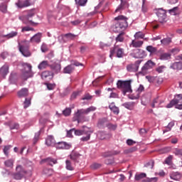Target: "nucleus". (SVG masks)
Wrapping results in <instances>:
<instances>
[{"instance_id":"f257e3e1","label":"nucleus","mask_w":182,"mask_h":182,"mask_svg":"<svg viewBox=\"0 0 182 182\" xmlns=\"http://www.w3.org/2000/svg\"><path fill=\"white\" fill-rule=\"evenodd\" d=\"M96 109V107L91 106L85 109H77V112L74 113L73 121L77 122V123H84V122H86V117H85V114H89L90 112H95Z\"/></svg>"},{"instance_id":"f03ea898","label":"nucleus","mask_w":182,"mask_h":182,"mask_svg":"<svg viewBox=\"0 0 182 182\" xmlns=\"http://www.w3.org/2000/svg\"><path fill=\"white\" fill-rule=\"evenodd\" d=\"M24 70H21L20 75V79L21 80H28L30 77H33V72L32 71V65L29 63H23Z\"/></svg>"},{"instance_id":"7ed1b4c3","label":"nucleus","mask_w":182,"mask_h":182,"mask_svg":"<svg viewBox=\"0 0 182 182\" xmlns=\"http://www.w3.org/2000/svg\"><path fill=\"white\" fill-rule=\"evenodd\" d=\"M118 89H122L123 95L125 96L126 93H132V80H118L117 82Z\"/></svg>"},{"instance_id":"20e7f679","label":"nucleus","mask_w":182,"mask_h":182,"mask_svg":"<svg viewBox=\"0 0 182 182\" xmlns=\"http://www.w3.org/2000/svg\"><path fill=\"white\" fill-rule=\"evenodd\" d=\"M74 133L75 136H83V134H87L86 136H82L80 140L82 141H88V140H90V136L92 133H93V131H90V128L82 126V129H75Z\"/></svg>"},{"instance_id":"39448f33","label":"nucleus","mask_w":182,"mask_h":182,"mask_svg":"<svg viewBox=\"0 0 182 182\" xmlns=\"http://www.w3.org/2000/svg\"><path fill=\"white\" fill-rule=\"evenodd\" d=\"M114 21H116V29H122V31H124V29L129 26V23H127V18L124 16H118L117 17L114 18Z\"/></svg>"},{"instance_id":"423d86ee","label":"nucleus","mask_w":182,"mask_h":182,"mask_svg":"<svg viewBox=\"0 0 182 182\" xmlns=\"http://www.w3.org/2000/svg\"><path fill=\"white\" fill-rule=\"evenodd\" d=\"M26 174H28V171L21 165H18L16 167V173L12 174V177L14 180H22L26 176Z\"/></svg>"},{"instance_id":"0eeeda50","label":"nucleus","mask_w":182,"mask_h":182,"mask_svg":"<svg viewBox=\"0 0 182 182\" xmlns=\"http://www.w3.org/2000/svg\"><path fill=\"white\" fill-rule=\"evenodd\" d=\"M18 49L23 56H25L26 58H29V56H31V51H29V41L24 40L21 41V43H18Z\"/></svg>"},{"instance_id":"6e6552de","label":"nucleus","mask_w":182,"mask_h":182,"mask_svg":"<svg viewBox=\"0 0 182 182\" xmlns=\"http://www.w3.org/2000/svg\"><path fill=\"white\" fill-rule=\"evenodd\" d=\"M114 53L117 55V58H123L124 56V49L119 47V46L115 43L114 48L110 49L109 58H113Z\"/></svg>"},{"instance_id":"1a4fd4ad","label":"nucleus","mask_w":182,"mask_h":182,"mask_svg":"<svg viewBox=\"0 0 182 182\" xmlns=\"http://www.w3.org/2000/svg\"><path fill=\"white\" fill-rule=\"evenodd\" d=\"M33 16H35V11L31 10L27 15L22 17L24 23H29L30 25H38V23L33 22L32 20Z\"/></svg>"},{"instance_id":"9d476101","label":"nucleus","mask_w":182,"mask_h":182,"mask_svg":"<svg viewBox=\"0 0 182 182\" xmlns=\"http://www.w3.org/2000/svg\"><path fill=\"white\" fill-rule=\"evenodd\" d=\"M182 103V94H178L174 96V98L171 100L170 103L166 105L167 109H171L173 106Z\"/></svg>"},{"instance_id":"9b49d317","label":"nucleus","mask_w":182,"mask_h":182,"mask_svg":"<svg viewBox=\"0 0 182 182\" xmlns=\"http://www.w3.org/2000/svg\"><path fill=\"white\" fill-rule=\"evenodd\" d=\"M156 16L159 18V21L161 23H163V22H166V18H167V15L166 14V11L163 9H158L156 10Z\"/></svg>"},{"instance_id":"f8f14e48","label":"nucleus","mask_w":182,"mask_h":182,"mask_svg":"<svg viewBox=\"0 0 182 182\" xmlns=\"http://www.w3.org/2000/svg\"><path fill=\"white\" fill-rule=\"evenodd\" d=\"M154 66V63L151 60H148L141 68V71L139 72L141 75H146L147 70L152 69Z\"/></svg>"},{"instance_id":"ddd939ff","label":"nucleus","mask_w":182,"mask_h":182,"mask_svg":"<svg viewBox=\"0 0 182 182\" xmlns=\"http://www.w3.org/2000/svg\"><path fill=\"white\" fill-rule=\"evenodd\" d=\"M32 4H31V0H18V2L16 3V6L22 9V8H28V6H31Z\"/></svg>"},{"instance_id":"4468645a","label":"nucleus","mask_w":182,"mask_h":182,"mask_svg":"<svg viewBox=\"0 0 182 182\" xmlns=\"http://www.w3.org/2000/svg\"><path fill=\"white\" fill-rule=\"evenodd\" d=\"M50 68L51 70H53V75H58V73H60V70H62V65L58 63H54L50 65Z\"/></svg>"},{"instance_id":"2eb2a0df","label":"nucleus","mask_w":182,"mask_h":182,"mask_svg":"<svg viewBox=\"0 0 182 182\" xmlns=\"http://www.w3.org/2000/svg\"><path fill=\"white\" fill-rule=\"evenodd\" d=\"M42 41V33H38L31 38V43H41Z\"/></svg>"},{"instance_id":"dca6fc26","label":"nucleus","mask_w":182,"mask_h":182,"mask_svg":"<svg viewBox=\"0 0 182 182\" xmlns=\"http://www.w3.org/2000/svg\"><path fill=\"white\" fill-rule=\"evenodd\" d=\"M120 1H121V4L115 10V13L120 12L121 11H123L124 8H127L129 6V3H127V1L126 0H120Z\"/></svg>"},{"instance_id":"f3484780","label":"nucleus","mask_w":182,"mask_h":182,"mask_svg":"<svg viewBox=\"0 0 182 182\" xmlns=\"http://www.w3.org/2000/svg\"><path fill=\"white\" fill-rule=\"evenodd\" d=\"M56 147L57 149H65V150H69V149H70L72 147L71 144H69L66 142H58L56 144Z\"/></svg>"},{"instance_id":"a211bd4d","label":"nucleus","mask_w":182,"mask_h":182,"mask_svg":"<svg viewBox=\"0 0 182 182\" xmlns=\"http://www.w3.org/2000/svg\"><path fill=\"white\" fill-rule=\"evenodd\" d=\"M73 70H75V66L70 64L63 68V73L70 75L73 73Z\"/></svg>"},{"instance_id":"6ab92c4d","label":"nucleus","mask_w":182,"mask_h":182,"mask_svg":"<svg viewBox=\"0 0 182 182\" xmlns=\"http://www.w3.org/2000/svg\"><path fill=\"white\" fill-rule=\"evenodd\" d=\"M17 95L18 97H26L29 95V90L28 88H22L17 92Z\"/></svg>"},{"instance_id":"aec40b11","label":"nucleus","mask_w":182,"mask_h":182,"mask_svg":"<svg viewBox=\"0 0 182 182\" xmlns=\"http://www.w3.org/2000/svg\"><path fill=\"white\" fill-rule=\"evenodd\" d=\"M141 92H144V86H143L142 85H140L139 88L136 90V95L132 96L131 99L132 100L139 99V97H140V94L141 93Z\"/></svg>"},{"instance_id":"412c9836","label":"nucleus","mask_w":182,"mask_h":182,"mask_svg":"<svg viewBox=\"0 0 182 182\" xmlns=\"http://www.w3.org/2000/svg\"><path fill=\"white\" fill-rule=\"evenodd\" d=\"M170 178L172 180H175L176 181H178L181 179V173L179 172H171L170 173Z\"/></svg>"},{"instance_id":"4be33fe9","label":"nucleus","mask_w":182,"mask_h":182,"mask_svg":"<svg viewBox=\"0 0 182 182\" xmlns=\"http://www.w3.org/2000/svg\"><path fill=\"white\" fill-rule=\"evenodd\" d=\"M9 72V65L5 64L3 65L0 69V73L1 75H3V76H6Z\"/></svg>"},{"instance_id":"5701e85b","label":"nucleus","mask_w":182,"mask_h":182,"mask_svg":"<svg viewBox=\"0 0 182 182\" xmlns=\"http://www.w3.org/2000/svg\"><path fill=\"white\" fill-rule=\"evenodd\" d=\"M171 69H173V70H181L182 69V62H176V63H173L171 65Z\"/></svg>"},{"instance_id":"b1692460","label":"nucleus","mask_w":182,"mask_h":182,"mask_svg":"<svg viewBox=\"0 0 182 182\" xmlns=\"http://www.w3.org/2000/svg\"><path fill=\"white\" fill-rule=\"evenodd\" d=\"M109 107L111 112H112L114 114H119V107H116V105H114V102L111 103Z\"/></svg>"},{"instance_id":"393cba45","label":"nucleus","mask_w":182,"mask_h":182,"mask_svg":"<svg viewBox=\"0 0 182 182\" xmlns=\"http://www.w3.org/2000/svg\"><path fill=\"white\" fill-rule=\"evenodd\" d=\"M143 43H144V42L141 41L133 40L132 41L130 46H132V48H141V46H143Z\"/></svg>"},{"instance_id":"a878e982","label":"nucleus","mask_w":182,"mask_h":182,"mask_svg":"<svg viewBox=\"0 0 182 182\" xmlns=\"http://www.w3.org/2000/svg\"><path fill=\"white\" fill-rule=\"evenodd\" d=\"M49 65V62L48 60H43L42 61L38 66V69L40 70H43V69H46Z\"/></svg>"},{"instance_id":"bb28decb","label":"nucleus","mask_w":182,"mask_h":182,"mask_svg":"<svg viewBox=\"0 0 182 182\" xmlns=\"http://www.w3.org/2000/svg\"><path fill=\"white\" fill-rule=\"evenodd\" d=\"M15 36H18V31H11L9 34L2 35V38H6V39H12V38H15Z\"/></svg>"},{"instance_id":"cd10ccee","label":"nucleus","mask_w":182,"mask_h":182,"mask_svg":"<svg viewBox=\"0 0 182 182\" xmlns=\"http://www.w3.org/2000/svg\"><path fill=\"white\" fill-rule=\"evenodd\" d=\"M43 161H45L47 164H49V166H53V164H56L58 163V160L53 158H47L43 159Z\"/></svg>"},{"instance_id":"c85d7f7f","label":"nucleus","mask_w":182,"mask_h":182,"mask_svg":"<svg viewBox=\"0 0 182 182\" xmlns=\"http://www.w3.org/2000/svg\"><path fill=\"white\" fill-rule=\"evenodd\" d=\"M107 92H111L109 98L110 99H119V95L116 92H113V90H115L114 88H107Z\"/></svg>"},{"instance_id":"c756f323","label":"nucleus","mask_w":182,"mask_h":182,"mask_svg":"<svg viewBox=\"0 0 182 182\" xmlns=\"http://www.w3.org/2000/svg\"><path fill=\"white\" fill-rule=\"evenodd\" d=\"M46 144L47 146H53L55 144V138L52 136H48L46 140Z\"/></svg>"},{"instance_id":"7c9ffc66","label":"nucleus","mask_w":182,"mask_h":182,"mask_svg":"<svg viewBox=\"0 0 182 182\" xmlns=\"http://www.w3.org/2000/svg\"><path fill=\"white\" fill-rule=\"evenodd\" d=\"M160 59L161 60H168L169 59H171V54L168 53H164L161 54Z\"/></svg>"},{"instance_id":"2f4dec72","label":"nucleus","mask_w":182,"mask_h":182,"mask_svg":"<svg viewBox=\"0 0 182 182\" xmlns=\"http://www.w3.org/2000/svg\"><path fill=\"white\" fill-rule=\"evenodd\" d=\"M70 159L73 161H77V159L79 157H80V155L77 152L73 151L71 154L70 155Z\"/></svg>"},{"instance_id":"473e14b6","label":"nucleus","mask_w":182,"mask_h":182,"mask_svg":"<svg viewBox=\"0 0 182 182\" xmlns=\"http://www.w3.org/2000/svg\"><path fill=\"white\" fill-rule=\"evenodd\" d=\"M144 50L141 49L134 50V54L136 55V56H137V58H143V56H144Z\"/></svg>"},{"instance_id":"72a5a7b5","label":"nucleus","mask_w":182,"mask_h":182,"mask_svg":"<svg viewBox=\"0 0 182 182\" xmlns=\"http://www.w3.org/2000/svg\"><path fill=\"white\" fill-rule=\"evenodd\" d=\"M107 136V135L106 134V132H102V131H98L97 133V136L100 140H105V139H106Z\"/></svg>"},{"instance_id":"f704fd0d","label":"nucleus","mask_w":182,"mask_h":182,"mask_svg":"<svg viewBox=\"0 0 182 182\" xmlns=\"http://www.w3.org/2000/svg\"><path fill=\"white\" fill-rule=\"evenodd\" d=\"M41 76L43 79H46V77H49L50 76L53 77V73L50 71L46 70L42 73Z\"/></svg>"},{"instance_id":"c9c22d12","label":"nucleus","mask_w":182,"mask_h":182,"mask_svg":"<svg viewBox=\"0 0 182 182\" xmlns=\"http://www.w3.org/2000/svg\"><path fill=\"white\" fill-rule=\"evenodd\" d=\"M146 173H136L135 175V181H140V180H143V178H146Z\"/></svg>"},{"instance_id":"e433bc0d","label":"nucleus","mask_w":182,"mask_h":182,"mask_svg":"<svg viewBox=\"0 0 182 182\" xmlns=\"http://www.w3.org/2000/svg\"><path fill=\"white\" fill-rule=\"evenodd\" d=\"M43 174L47 176V177H50L53 174V170L50 168H44L43 171Z\"/></svg>"},{"instance_id":"4c0bfd02","label":"nucleus","mask_w":182,"mask_h":182,"mask_svg":"<svg viewBox=\"0 0 182 182\" xmlns=\"http://www.w3.org/2000/svg\"><path fill=\"white\" fill-rule=\"evenodd\" d=\"M64 38H66L68 41H73L76 38V35L69 33L64 35Z\"/></svg>"},{"instance_id":"58836bf2","label":"nucleus","mask_w":182,"mask_h":182,"mask_svg":"<svg viewBox=\"0 0 182 182\" xmlns=\"http://www.w3.org/2000/svg\"><path fill=\"white\" fill-rule=\"evenodd\" d=\"M127 70H128V72H134L137 70V68L134 64H129L127 66Z\"/></svg>"},{"instance_id":"ea45409f","label":"nucleus","mask_w":182,"mask_h":182,"mask_svg":"<svg viewBox=\"0 0 182 182\" xmlns=\"http://www.w3.org/2000/svg\"><path fill=\"white\" fill-rule=\"evenodd\" d=\"M46 122H48V119H46L43 117H41L39 120L40 126H41V129H42L43 132V129L45 128V124H46Z\"/></svg>"},{"instance_id":"a19ab883","label":"nucleus","mask_w":182,"mask_h":182,"mask_svg":"<svg viewBox=\"0 0 182 182\" xmlns=\"http://www.w3.org/2000/svg\"><path fill=\"white\" fill-rule=\"evenodd\" d=\"M75 4L79 6H85L87 4V0H75Z\"/></svg>"},{"instance_id":"79ce46f5","label":"nucleus","mask_w":182,"mask_h":182,"mask_svg":"<svg viewBox=\"0 0 182 182\" xmlns=\"http://www.w3.org/2000/svg\"><path fill=\"white\" fill-rule=\"evenodd\" d=\"M124 107L129 110H133L134 107V104L133 102H126L124 104Z\"/></svg>"},{"instance_id":"37998d69","label":"nucleus","mask_w":182,"mask_h":182,"mask_svg":"<svg viewBox=\"0 0 182 182\" xmlns=\"http://www.w3.org/2000/svg\"><path fill=\"white\" fill-rule=\"evenodd\" d=\"M146 50L149 52V53H156L157 52V48L153 47V46H148L146 47Z\"/></svg>"},{"instance_id":"c03bdc74","label":"nucleus","mask_w":182,"mask_h":182,"mask_svg":"<svg viewBox=\"0 0 182 182\" xmlns=\"http://www.w3.org/2000/svg\"><path fill=\"white\" fill-rule=\"evenodd\" d=\"M42 132H43V129H41L40 131L36 134L33 139V144H36V143H38V140H39V136H41V133Z\"/></svg>"},{"instance_id":"a18cd8bd","label":"nucleus","mask_w":182,"mask_h":182,"mask_svg":"<svg viewBox=\"0 0 182 182\" xmlns=\"http://www.w3.org/2000/svg\"><path fill=\"white\" fill-rule=\"evenodd\" d=\"M65 164H66L65 167L67 170H70V171H73L74 168H73V166H72V162H70V161L66 160Z\"/></svg>"},{"instance_id":"49530a36","label":"nucleus","mask_w":182,"mask_h":182,"mask_svg":"<svg viewBox=\"0 0 182 182\" xmlns=\"http://www.w3.org/2000/svg\"><path fill=\"white\" fill-rule=\"evenodd\" d=\"M171 42V38H164L161 41V43L162 45H164L165 46H168V44Z\"/></svg>"},{"instance_id":"de8ad7c7","label":"nucleus","mask_w":182,"mask_h":182,"mask_svg":"<svg viewBox=\"0 0 182 182\" xmlns=\"http://www.w3.org/2000/svg\"><path fill=\"white\" fill-rule=\"evenodd\" d=\"M124 33H119L116 38V42H123L124 41Z\"/></svg>"},{"instance_id":"09e8293b","label":"nucleus","mask_w":182,"mask_h":182,"mask_svg":"<svg viewBox=\"0 0 182 182\" xmlns=\"http://www.w3.org/2000/svg\"><path fill=\"white\" fill-rule=\"evenodd\" d=\"M106 123H107V119L102 118L99 120L98 126H99V127H102L105 126V124H106Z\"/></svg>"},{"instance_id":"8fccbe9b","label":"nucleus","mask_w":182,"mask_h":182,"mask_svg":"<svg viewBox=\"0 0 182 182\" xmlns=\"http://www.w3.org/2000/svg\"><path fill=\"white\" fill-rule=\"evenodd\" d=\"M4 164L6 167H10L11 168H12V167H14V160H12V159H9V160L6 161L4 162Z\"/></svg>"},{"instance_id":"3c124183","label":"nucleus","mask_w":182,"mask_h":182,"mask_svg":"<svg viewBox=\"0 0 182 182\" xmlns=\"http://www.w3.org/2000/svg\"><path fill=\"white\" fill-rule=\"evenodd\" d=\"M116 154H119V152L114 151V152H105L102 154L103 157H110V156H114Z\"/></svg>"},{"instance_id":"603ef678","label":"nucleus","mask_w":182,"mask_h":182,"mask_svg":"<svg viewBox=\"0 0 182 182\" xmlns=\"http://www.w3.org/2000/svg\"><path fill=\"white\" fill-rule=\"evenodd\" d=\"M168 12L171 15H177V12H178V7H173V9H169Z\"/></svg>"},{"instance_id":"864d4df0","label":"nucleus","mask_w":182,"mask_h":182,"mask_svg":"<svg viewBox=\"0 0 182 182\" xmlns=\"http://www.w3.org/2000/svg\"><path fill=\"white\" fill-rule=\"evenodd\" d=\"M71 113H72V109L70 108H65V109L63 111V114H64V116L65 117L70 116Z\"/></svg>"},{"instance_id":"5fc2aeb1","label":"nucleus","mask_w":182,"mask_h":182,"mask_svg":"<svg viewBox=\"0 0 182 182\" xmlns=\"http://www.w3.org/2000/svg\"><path fill=\"white\" fill-rule=\"evenodd\" d=\"M171 161H173V155H169L166 159L165 163L168 164V166L171 165Z\"/></svg>"},{"instance_id":"6e6d98bb","label":"nucleus","mask_w":182,"mask_h":182,"mask_svg":"<svg viewBox=\"0 0 182 182\" xmlns=\"http://www.w3.org/2000/svg\"><path fill=\"white\" fill-rule=\"evenodd\" d=\"M173 153L175 154V156H182V149L175 148L173 151Z\"/></svg>"},{"instance_id":"4d7b16f0","label":"nucleus","mask_w":182,"mask_h":182,"mask_svg":"<svg viewBox=\"0 0 182 182\" xmlns=\"http://www.w3.org/2000/svg\"><path fill=\"white\" fill-rule=\"evenodd\" d=\"M135 39H144V34L141 32H138L134 35Z\"/></svg>"},{"instance_id":"13d9d810","label":"nucleus","mask_w":182,"mask_h":182,"mask_svg":"<svg viewBox=\"0 0 182 182\" xmlns=\"http://www.w3.org/2000/svg\"><path fill=\"white\" fill-rule=\"evenodd\" d=\"M102 167V164L94 163L90 166V168H92V170H97V168H100Z\"/></svg>"},{"instance_id":"bf43d9fd","label":"nucleus","mask_w":182,"mask_h":182,"mask_svg":"<svg viewBox=\"0 0 182 182\" xmlns=\"http://www.w3.org/2000/svg\"><path fill=\"white\" fill-rule=\"evenodd\" d=\"M46 86L47 87L48 90H53V89H55V87H56V85L55 84H50V83H45Z\"/></svg>"},{"instance_id":"052dcab7","label":"nucleus","mask_w":182,"mask_h":182,"mask_svg":"<svg viewBox=\"0 0 182 182\" xmlns=\"http://www.w3.org/2000/svg\"><path fill=\"white\" fill-rule=\"evenodd\" d=\"M145 167H148V168L153 169L154 167V161H149L148 163L145 164Z\"/></svg>"},{"instance_id":"680f3d73","label":"nucleus","mask_w":182,"mask_h":182,"mask_svg":"<svg viewBox=\"0 0 182 182\" xmlns=\"http://www.w3.org/2000/svg\"><path fill=\"white\" fill-rule=\"evenodd\" d=\"M92 99H93V96L90 95V94H85L82 97V100H92Z\"/></svg>"},{"instance_id":"e2e57ef3","label":"nucleus","mask_w":182,"mask_h":182,"mask_svg":"<svg viewBox=\"0 0 182 182\" xmlns=\"http://www.w3.org/2000/svg\"><path fill=\"white\" fill-rule=\"evenodd\" d=\"M41 51L45 53V52H48V50H49V49L48 48V45H46V43H43L42 45H41Z\"/></svg>"},{"instance_id":"0e129e2a","label":"nucleus","mask_w":182,"mask_h":182,"mask_svg":"<svg viewBox=\"0 0 182 182\" xmlns=\"http://www.w3.org/2000/svg\"><path fill=\"white\" fill-rule=\"evenodd\" d=\"M137 150V149L136 147H132V148H130L129 149H126L124 151V153L126 154H129V153H134V151H136Z\"/></svg>"},{"instance_id":"69168bd1","label":"nucleus","mask_w":182,"mask_h":182,"mask_svg":"<svg viewBox=\"0 0 182 182\" xmlns=\"http://www.w3.org/2000/svg\"><path fill=\"white\" fill-rule=\"evenodd\" d=\"M31 106V100H28V98H26V100L24 102V109H26Z\"/></svg>"},{"instance_id":"338daca9","label":"nucleus","mask_w":182,"mask_h":182,"mask_svg":"<svg viewBox=\"0 0 182 182\" xmlns=\"http://www.w3.org/2000/svg\"><path fill=\"white\" fill-rule=\"evenodd\" d=\"M144 182H157V178H147L146 179H144L143 181Z\"/></svg>"},{"instance_id":"774afa93","label":"nucleus","mask_w":182,"mask_h":182,"mask_svg":"<svg viewBox=\"0 0 182 182\" xmlns=\"http://www.w3.org/2000/svg\"><path fill=\"white\" fill-rule=\"evenodd\" d=\"M10 129L11 130H14V129H16V130H18V129H19V124L14 123L13 124L10 125Z\"/></svg>"}]
</instances>
